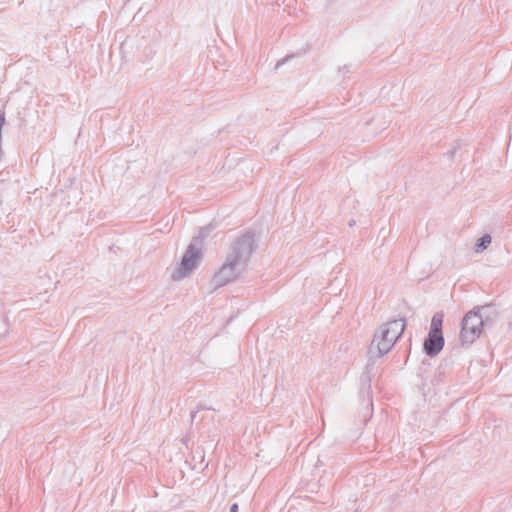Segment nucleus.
Wrapping results in <instances>:
<instances>
[{
    "mask_svg": "<svg viewBox=\"0 0 512 512\" xmlns=\"http://www.w3.org/2000/svg\"><path fill=\"white\" fill-rule=\"evenodd\" d=\"M491 243V237L489 235H485L479 239L478 246L482 249L487 248V246Z\"/></svg>",
    "mask_w": 512,
    "mask_h": 512,
    "instance_id": "5",
    "label": "nucleus"
},
{
    "mask_svg": "<svg viewBox=\"0 0 512 512\" xmlns=\"http://www.w3.org/2000/svg\"><path fill=\"white\" fill-rule=\"evenodd\" d=\"M233 268L231 266H225L221 270V274H230L232 272Z\"/></svg>",
    "mask_w": 512,
    "mask_h": 512,
    "instance_id": "6",
    "label": "nucleus"
},
{
    "mask_svg": "<svg viewBox=\"0 0 512 512\" xmlns=\"http://www.w3.org/2000/svg\"><path fill=\"white\" fill-rule=\"evenodd\" d=\"M230 512H238V505L237 504H233L230 508Z\"/></svg>",
    "mask_w": 512,
    "mask_h": 512,
    "instance_id": "7",
    "label": "nucleus"
},
{
    "mask_svg": "<svg viewBox=\"0 0 512 512\" xmlns=\"http://www.w3.org/2000/svg\"><path fill=\"white\" fill-rule=\"evenodd\" d=\"M404 329L405 321L403 319L388 322L384 329L375 336L372 348L376 349L379 355L387 353L402 335Z\"/></svg>",
    "mask_w": 512,
    "mask_h": 512,
    "instance_id": "1",
    "label": "nucleus"
},
{
    "mask_svg": "<svg viewBox=\"0 0 512 512\" xmlns=\"http://www.w3.org/2000/svg\"><path fill=\"white\" fill-rule=\"evenodd\" d=\"M482 330V316L476 311L468 312L462 322L461 341L465 344L473 343L480 337Z\"/></svg>",
    "mask_w": 512,
    "mask_h": 512,
    "instance_id": "2",
    "label": "nucleus"
},
{
    "mask_svg": "<svg viewBox=\"0 0 512 512\" xmlns=\"http://www.w3.org/2000/svg\"><path fill=\"white\" fill-rule=\"evenodd\" d=\"M443 316L441 314L434 315L431 320L428 339L424 342V349L429 355H436L444 346V338L442 335Z\"/></svg>",
    "mask_w": 512,
    "mask_h": 512,
    "instance_id": "3",
    "label": "nucleus"
},
{
    "mask_svg": "<svg viewBox=\"0 0 512 512\" xmlns=\"http://www.w3.org/2000/svg\"><path fill=\"white\" fill-rule=\"evenodd\" d=\"M199 257V251L194 247H189L182 258L180 267L173 274V279L178 280L190 273L196 267Z\"/></svg>",
    "mask_w": 512,
    "mask_h": 512,
    "instance_id": "4",
    "label": "nucleus"
}]
</instances>
